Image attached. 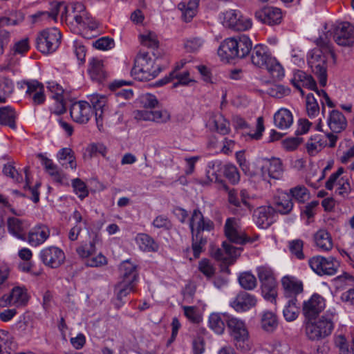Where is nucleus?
I'll list each match as a JSON object with an SVG mask.
<instances>
[{
	"label": "nucleus",
	"mask_w": 354,
	"mask_h": 354,
	"mask_svg": "<svg viewBox=\"0 0 354 354\" xmlns=\"http://www.w3.org/2000/svg\"><path fill=\"white\" fill-rule=\"evenodd\" d=\"M136 286L137 285L118 281L114 287V292L116 295L115 306L117 308H120L123 306L126 302V301L124 300V298H125L131 292H134L136 290Z\"/></svg>",
	"instance_id": "27"
},
{
	"label": "nucleus",
	"mask_w": 354,
	"mask_h": 354,
	"mask_svg": "<svg viewBox=\"0 0 354 354\" xmlns=\"http://www.w3.org/2000/svg\"><path fill=\"white\" fill-rule=\"evenodd\" d=\"M327 124L333 133H339L346 129L347 120L342 112L333 110L327 118Z\"/></svg>",
	"instance_id": "25"
},
{
	"label": "nucleus",
	"mask_w": 354,
	"mask_h": 354,
	"mask_svg": "<svg viewBox=\"0 0 354 354\" xmlns=\"http://www.w3.org/2000/svg\"><path fill=\"white\" fill-rule=\"evenodd\" d=\"M274 205L276 214H288L293 208L292 198L287 192H282L276 197Z\"/></svg>",
	"instance_id": "30"
},
{
	"label": "nucleus",
	"mask_w": 354,
	"mask_h": 354,
	"mask_svg": "<svg viewBox=\"0 0 354 354\" xmlns=\"http://www.w3.org/2000/svg\"><path fill=\"white\" fill-rule=\"evenodd\" d=\"M36 46L38 50L43 54H49L55 52L56 50L53 46L44 35V31L39 32L36 38Z\"/></svg>",
	"instance_id": "48"
},
{
	"label": "nucleus",
	"mask_w": 354,
	"mask_h": 354,
	"mask_svg": "<svg viewBox=\"0 0 354 354\" xmlns=\"http://www.w3.org/2000/svg\"><path fill=\"white\" fill-rule=\"evenodd\" d=\"M44 35L48 41V43L52 45L53 48L57 50L60 45L62 33L57 28H46L43 30Z\"/></svg>",
	"instance_id": "45"
},
{
	"label": "nucleus",
	"mask_w": 354,
	"mask_h": 354,
	"mask_svg": "<svg viewBox=\"0 0 354 354\" xmlns=\"http://www.w3.org/2000/svg\"><path fill=\"white\" fill-rule=\"evenodd\" d=\"M257 274L261 283L263 297L271 302L275 301L277 282L272 270L268 266H261L257 268Z\"/></svg>",
	"instance_id": "7"
},
{
	"label": "nucleus",
	"mask_w": 354,
	"mask_h": 354,
	"mask_svg": "<svg viewBox=\"0 0 354 354\" xmlns=\"http://www.w3.org/2000/svg\"><path fill=\"white\" fill-rule=\"evenodd\" d=\"M239 282L243 289L249 290L255 288L257 284L255 276L249 272L241 273L239 277Z\"/></svg>",
	"instance_id": "46"
},
{
	"label": "nucleus",
	"mask_w": 354,
	"mask_h": 354,
	"mask_svg": "<svg viewBox=\"0 0 354 354\" xmlns=\"http://www.w3.org/2000/svg\"><path fill=\"white\" fill-rule=\"evenodd\" d=\"M51 15L53 16V19L56 20L57 17L60 15L61 19L68 21L71 14L68 13L71 10L75 12L77 10H82L84 5L80 3L74 4H67L64 1L57 2L52 3Z\"/></svg>",
	"instance_id": "22"
},
{
	"label": "nucleus",
	"mask_w": 354,
	"mask_h": 354,
	"mask_svg": "<svg viewBox=\"0 0 354 354\" xmlns=\"http://www.w3.org/2000/svg\"><path fill=\"white\" fill-rule=\"evenodd\" d=\"M185 317L193 323H198L201 322V317L197 313L196 308L194 306H183Z\"/></svg>",
	"instance_id": "64"
},
{
	"label": "nucleus",
	"mask_w": 354,
	"mask_h": 354,
	"mask_svg": "<svg viewBox=\"0 0 354 354\" xmlns=\"http://www.w3.org/2000/svg\"><path fill=\"white\" fill-rule=\"evenodd\" d=\"M198 269L208 278L212 277L215 273V268L207 259H203L199 262Z\"/></svg>",
	"instance_id": "59"
},
{
	"label": "nucleus",
	"mask_w": 354,
	"mask_h": 354,
	"mask_svg": "<svg viewBox=\"0 0 354 354\" xmlns=\"http://www.w3.org/2000/svg\"><path fill=\"white\" fill-rule=\"evenodd\" d=\"M3 173L5 176L10 177L16 182H19L23 179L21 174H19L15 167L10 163L4 165Z\"/></svg>",
	"instance_id": "63"
},
{
	"label": "nucleus",
	"mask_w": 354,
	"mask_h": 354,
	"mask_svg": "<svg viewBox=\"0 0 354 354\" xmlns=\"http://www.w3.org/2000/svg\"><path fill=\"white\" fill-rule=\"evenodd\" d=\"M14 89L12 81L6 77H0V95L2 93L4 96L10 95Z\"/></svg>",
	"instance_id": "57"
},
{
	"label": "nucleus",
	"mask_w": 354,
	"mask_h": 354,
	"mask_svg": "<svg viewBox=\"0 0 354 354\" xmlns=\"http://www.w3.org/2000/svg\"><path fill=\"white\" fill-rule=\"evenodd\" d=\"M306 112L309 118H315L319 113V106L313 93H309L306 100Z\"/></svg>",
	"instance_id": "47"
},
{
	"label": "nucleus",
	"mask_w": 354,
	"mask_h": 354,
	"mask_svg": "<svg viewBox=\"0 0 354 354\" xmlns=\"http://www.w3.org/2000/svg\"><path fill=\"white\" fill-rule=\"evenodd\" d=\"M252 42L246 35L226 38L223 42V59L227 62L245 57L252 49Z\"/></svg>",
	"instance_id": "4"
},
{
	"label": "nucleus",
	"mask_w": 354,
	"mask_h": 354,
	"mask_svg": "<svg viewBox=\"0 0 354 354\" xmlns=\"http://www.w3.org/2000/svg\"><path fill=\"white\" fill-rule=\"evenodd\" d=\"M316 246L322 251H329L333 248V243L329 232L324 229L318 230L314 234Z\"/></svg>",
	"instance_id": "32"
},
{
	"label": "nucleus",
	"mask_w": 354,
	"mask_h": 354,
	"mask_svg": "<svg viewBox=\"0 0 354 354\" xmlns=\"http://www.w3.org/2000/svg\"><path fill=\"white\" fill-rule=\"evenodd\" d=\"M261 324L263 330L272 332L277 327V317L273 312L264 311L261 316Z\"/></svg>",
	"instance_id": "38"
},
{
	"label": "nucleus",
	"mask_w": 354,
	"mask_h": 354,
	"mask_svg": "<svg viewBox=\"0 0 354 354\" xmlns=\"http://www.w3.org/2000/svg\"><path fill=\"white\" fill-rule=\"evenodd\" d=\"M140 37L142 45L151 48H157L158 47L159 42L153 33L149 32L147 35H141Z\"/></svg>",
	"instance_id": "60"
},
{
	"label": "nucleus",
	"mask_w": 354,
	"mask_h": 354,
	"mask_svg": "<svg viewBox=\"0 0 354 354\" xmlns=\"http://www.w3.org/2000/svg\"><path fill=\"white\" fill-rule=\"evenodd\" d=\"M333 39L339 46H352L354 44V27L348 22L341 23L334 29Z\"/></svg>",
	"instance_id": "13"
},
{
	"label": "nucleus",
	"mask_w": 354,
	"mask_h": 354,
	"mask_svg": "<svg viewBox=\"0 0 354 354\" xmlns=\"http://www.w3.org/2000/svg\"><path fill=\"white\" fill-rule=\"evenodd\" d=\"M136 241L140 249L144 252H156L159 248L158 244L151 236L147 234H138Z\"/></svg>",
	"instance_id": "35"
},
{
	"label": "nucleus",
	"mask_w": 354,
	"mask_h": 354,
	"mask_svg": "<svg viewBox=\"0 0 354 354\" xmlns=\"http://www.w3.org/2000/svg\"><path fill=\"white\" fill-rule=\"evenodd\" d=\"M8 229L9 232L16 238L24 241L26 239L23 221L15 217L8 218Z\"/></svg>",
	"instance_id": "34"
},
{
	"label": "nucleus",
	"mask_w": 354,
	"mask_h": 354,
	"mask_svg": "<svg viewBox=\"0 0 354 354\" xmlns=\"http://www.w3.org/2000/svg\"><path fill=\"white\" fill-rule=\"evenodd\" d=\"M50 235V230L46 225L35 227L28 234V243L32 246H37L43 243Z\"/></svg>",
	"instance_id": "28"
},
{
	"label": "nucleus",
	"mask_w": 354,
	"mask_h": 354,
	"mask_svg": "<svg viewBox=\"0 0 354 354\" xmlns=\"http://www.w3.org/2000/svg\"><path fill=\"white\" fill-rule=\"evenodd\" d=\"M297 299L296 297L290 299L285 306L283 313L288 322H292L298 317L299 308L297 306Z\"/></svg>",
	"instance_id": "42"
},
{
	"label": "nucleus",
	"mask_w": 354,
	"mask_h": 354,
	"mask_svg": "<svg viewBox=\"0 0 354 354\" xmlns=\"http://www.w3.org/2000/svg\"><path fill=\"white\" fill-rule=\"evenodd\" d=\"M257 303V300L254 295L242 291L230 301V306L239 313L249 310L254 307Z\"/></svg>",
	"instance_id": "19"
},
{
	"label": "nucleus",
	"mask_w": 354,
	"mask_h": 354,
	"mask_svg": "<svg viewBox=\"0 0 354 354\" xmlns=\"http://www.w3.org/2000/svg\"><path fill=\"white\" fill-rule=\"evenodd\" d=\"M224 176L232 185L237 184L240 180V174L236 167L232 164H227L224 167Z\"/></svg>",
	"instance_id": "50"
},
{
	"label": "nucleus",
	"mask_w": 354,
	"mask_h": 354,
	"mask_svg": "<svg viewBox=\"0 0 354 354\" xmlns=\"http://www.w3.org/2000/svg\"><path fill=\"white\" fill-rule=\"evenodd\" d=\"M325 299L317 294H314L302 306V313L308 320L315 318L325 308Z\"/></svg>",
	"instance_id": "15"
},
{
	"label": "nucleus",
	"mask_w": 354,
	"mask_h": 354,
	"mask_svg": "<svg viewBox=\"0 0 354 354\" xmlns=\"http://www.w3.org/2000/svg\"><path fill=\"white\" fill-rule=\"evenodd\" d=\"M16 112L10 106L0 108V124L8 126L12 129H16Z\"/></svg>",
	"instance_id": "36"
},
{
	"label": "nucleus",
	"mask_w": 354,
	"mask_h": 354,
	"mask_svg": "<svg viewBox=\"0 0 354 354\" xmlns=\"http://www.w3.org/2000/svg\"><path fill=\"white\" fill-rule=\"evenodd\" d=\"M335 313L328 310L318 319L306 323L305 333L312 341H318L328 337L335 327Z\"/></svg>",
	"instance_id": "3"
},
{
	"label": "nucleus",
	"mask_w": 354,
	"mask_h": 354,
	"mask_svg": "<svg viewBox=\"0 0 354 354\" xmlns=\"http://www.w3.org/2000/svg\"><path fill=\"white\" fill-rule=\"evenodd\" d=\"M221 316L220 313H213L209 317V326L216 334H221Z\"/></svg>",
	"instance_id": "58"
},
{
	"label": "nucleus",
	"mask_w": 354,
	"mask_h": 354,
	"mask_svg": "<svg viewBox=\"0 0 354 354\" xmlns=\"http://www.w3.org/2000/svg\"><path fill=\"white\" fill-rule=\"evenodd\" d=\"M88 71L91 78L96 81H101L106 77L102 61L98 58L93 57L90 60Z\"/></svg>",
	"instance_id": "37"
},
{
	"label": "nucleus",
	"mask_w": 354,
	"mask_h": 354,
	"mask_svg": "<svg viewBox=\"0 0 354 354\" xmlns=\"http://www.w3.org/2000/svg\"><path fill=\"white\" fill-rule=\"evenodd\" d=\"M224 234L233 243L243 245L248 241L247 236L242 232L241 219L237 217L227 218L224 225Z\"/></svg>",
	"instance_id": "10"
},
{
	"label": "nucleus",
	"mask_w": 354,
	"mask_h": 354,
	"mask_svg": "<svg viewBox=\"0 0 354 354\" xmlns=\"http://www.w3.org/2000/svg\"><path fill=\"white\" fill-rule=\"evenodd\" d=\"M163 68L160 64L155 66V60H153L147 52H140L134 61V66L131 69V75L139 81H149L155 78Z\"/></svg>",
	"instance_id": "5"
},
{
	"label": "nucleus",
	"mask_w": 354,
	"mask_h": 354,
	"mask_svg": "<svg viewBox=\"0 0 354 354\" xmlns=\"http://www.w3.org/2000/svg\"><path fill=\"white\" fill-rule=\"evenodd\" d=\"M230 336L237 342H244L248 339V331L245 322L236 317L223 313Z\"/></svg>",
	"instance_id": "11"
},
{
	"label": "nucleus",
	"mask_w": 354,
	"mask_h": 354,
	"mask_svg": "<svg viewBox=\"0 0 354 354\" xmlns=\"http://www.w3.org/2000/svg\"><path fill=\"white\" fill-rule=\"evenodd\" d=\"M199 0H189L188 2V7L183 12V18L185 22L190 21L192 18L196 15V9L198 6Z\"/></svg>",
	"instance_id": "54"
},
{
	"label": "nucleus",
	"mask_w": 354,
	"mask_h": 354,
	"mask_svg": "<svg viewBox=\"0 0 354 354\" xmlns=\"http://www.w3.org/2000/svg\"><path fill=\"white\" fill-rule=\"evenodd\" d=\"M250 52L252 63L259 68H263L272 57L268 46L263 44L255 45L254 48L252 47Z\"/></svg>",
	"instance_id": "23"
},
{
	"label": "nucleus",
	"mask_w": 354,
	"mask_h": 354,
	"mask_svg": "<svg viewBox=\"0 0 354 354\" xmlns=\"http://www.w3.org/2000/svg\"><path fill=\"white\" fill-rule=\"evenodd\" d=\"M28 301L26 289L19 286L12 288L8 296L6 301L9 304H15L17 306L25 305Z\"/></svg>",
	"instance_id": "33"
},
{
	"label": "nucleus",
	"mask_w": 354,
	"mask_h": 354,
	"mask_svg": "<svg viewBox=\"0 0 354 354\" xmlns=\"http://www.w3.org/2000/svg\"><path fill=\"white\" fill-rule=\"evenodd\" d=\"M70 115L75 122L86 124L93 115V110L88 102L79 101L71 105Z\"/></svg>",
	"instance_id": "16"
},
{
	"label": "nucleus",
	"mask_w": 354,
	"mask_h": 354,
	"mask_svg": "<svg viewBox=\"0 0 354 354\" xmlns=\"http://www.w3.org/2000/svg\"><path fill=\"white\" fill-rule=\"evenodd\" d=\"M223 250L225 252V257H223V273L230 274V270L224 266L233 264L237 257L240 255V248L231 245L229 243L223 242Z\"/></svg>",
	"instance_id": "29"
},
{
	"label": "nucleus",
	"mask_w": 354,
	"mask_h": 354,
	"mask_svg": "<svg viewBox=\"0 0 354 354\" xmlns=\"http://www.w3.org/2000/svg\"><path fill=\"white\" fill-rule=\"evenodd\" d=\"M24 84L27 86L26 93L31 97L34 105H40L45 102L44 88L41 83L32 80L24 82Z\"/></svg>",
	"instance_id": "24"
},
{
	"label": "nucleus",
	"mask_w": 354,
	"mask_h": 354,
	"mask_svg": "<svg viewBox=\"0 0 354 354\" xmlns=\"http://www.w3.org/2000/svg\"><path fill=\"white\" fill-rule=\"evenodd\" d=\"M77 12H79V15H74L73 17V20L75 21L77 24L86 26L91 30L97 27L96 21L85 11L84 8L82 10H77Z\"/></svg>",
	"instance_id": "40"
},
{
	"label": "nucleus",
	"mask_w": 354,
	"mask_h": 354,
	"mask_svg": "<svg viewBox=\"0 0 354 354\" xmlns=\"http://www.w3.org/2000/svg\"><path fill=\"white\" fill-rule=\"evenodd\" d=\"M254 16L258 21L269 26L278 25L283 19L281 9L272 6H266L257 10Z\"/></svg>",
	"instance_id": "17"
},
{
	"label": "nucleus",
	"mask_w": 354,
	"mask_h": 354,
	"mask_svg": "<svg viewBox=\"0 0 354 354\" xmlns=\"http://www.w3.org/2000/svg\"><path fill=\"white\" fill-rule=\"evenodd\" d=\"M114 44V40L109 37H101L93 43V47L102 50L111 49Z\"/></svg>",
	"instance_id": "55"
},
{
	"label": "nucleus",
	"mask_w": 354,
	"mask_h": 354,
	"mask_svg": "<svg viewBox=\"0 0 354 354\" xmlns=\"http://www.w3.org/2000/svg\"><path fill=\"white\" fill-rule=\"evenodd\" d=\"M37 157L41 160V165L44 167L46 172L51 176L59 169L56 165L53 162V160L44 156L42 153H39Z\"/></svg>",
	"instance_id": "61"
},
{
	"label": "nucleus",
	"mask_w": 354,
	"mask_h": 354,
	"mask_svg": "<svg viewBox=\"0 0 354 354\" xmlns=\"http://www.w3.org/2000/svg\"><path fill=\"white\" fill-rule=\"evenodd\" d=\"M223 191L225 192L226 209L227 212L236 216H244L246 215V207H251V205L247 201L248 190L242 189L239 192L234 188H230L223 184Z\"/></svg>",
	"instance_id": "6"
},
{
	"label": "nucleus",
	"mask_w": 354,
	"mask_h": 354,
	"mask_svg": "<svg viewBox=\"0 0 354 354\" xmlns=\"http://www.w3.org/2000/svg\"><path fill=\"white\" fill-rule=\"evenodd\" d=\"M119 281L129 284L137 285L139 281L138 266L130 261H123L119 267Z\"/></svg>",
	"instance_id": "18"
},
{
	"label": "nucleus",
	"mask_w": 354,
	"mask_h": 354,
	"mask_svg": "<svg viewBox=\"0 0 354 354\" xmlns=\"http://www.w3.org/2000/svg\"><path fill=\"white\" fill-rule=\"evenodd\" d=\"M152 225L158 229L170 230L172 228V223L169 218L163 214L157 216L152 222Z\"/></svg>",
	"instance_id": "53"
},
{
	"label": "nucleus",
	"mask_w": 354,
	"mask_h": 354,
	"mask_svg": "<svg viewBox=\"0 0 354 354\" xmlns=\"http://www.w3.org/2000/svg\"><path fill=\"white\" fill-rule=\"evenodd\" d=\"M288 194L298 203H304L310 198V192L304 185H297L289 190Z\"/></svg>",
	"instance_id": "41"
},
{
	"label": "nucleus",
	"mask_w": 354,
	"mask_h": 354,
	"mask_svg": "<svg viewBox=\"0 0 354 354\" xmlns=\"http://www.w3.org/2000/svg\"><path fill=\"white\" fill-rule=\"evenodd\" d=\"M57 158L59 161L68 160L70 167L72 169L76 168L75 158L73 150L70 148H63L57 153Z\"/></svg>",
	"instance_id": "51"
},
{
	"label": "nucleus",
	"mask_w": 354,
	"mask_h": 354,
	"mask_svg": "<svg viewBox=\"0 0 354 354\" xmlns=\"http://www.w3.org/2000/svg\"><path fill=\"white\" fill-rule=\"evenodd\" d=\"M310 268L318 275H334L339 266V262L333 257L316 256L308 261Z\"/></svg>",
	"instance_id": "8"
},
{
	"label": "nucleus",
	"mask_w": 354,
	"mask_h": 354,
	"mask_svg": "<svg viewBox=\"0 0 354 354\" xmlns=\"http://www.w3.org/2000/svg\"><path fill=\"white\" fill-rule=\"evenodd\" d=\"M274 123L281 130L288 129L293 123L292 113L287 109H280L274 115Z\"/></svg>",
	"instance_id": "31"
},
{
	"label": "nucleus",
	"mask_w": 354,
	"mask_h": 354,
	"mask_svg": "<svg viewBox=\"0 0 354 354\" xmlns=\"http://www.w3.org/2000/svg\"><path fill=\"white\" fill-rule=\"evenodd\" d=\"M72 187L78 197L83 200L88 194L86 184L80 178H75L72 180Z\"/></svg>",
	"instance_id": "52"
},
{
	"label": "nucleus",
	"mask_w": 354,
	"mask_h": 354,
	"mask_svg": "<svg viewBox=\"0 0 354 354\" xmlns=\"http://www.w3.org/2000/svg\"><path fill=\"white\" fill-rule=\"evenodd\" d=\"M317 44L321 48L313 49L310 53L308 64L319 79L320 85L325 86L327 82L326 57L330 56L335 62V54L330 43L326 39L319 37L317 39Z\"/></svg>",
	"instance_id": "1"
},
{
	"label": "nucleus",
	"mask_w": 354,
	"mask_h": 354,
	"mask_svg": "<svg viewBox=\"0 0 354 354\" xmlns=\"http://www.w3.org/2000/svg\"><path fill=\"white\" fill-rule=\"evenodd\" d=\"M263 68H266L273 78L280 79L284 75L283 68L272 56L268 59Z\"/></svg>",
	"instance_id": "44"
},
{
	"label": "nucleus",
	"mask_w": 354,
	"mask_h": 354,
	"mask_svg": "<svg viewBox=\"0 0 354 354\" xmlns=\"http://www.w3.org/2000/svg\"><path fill=\"white\" fill-rule=\"evenodd\" d=\"M261 173L264 177L267 175L269 178L276 180L281 178L283 169L281 160L276 158L264 159L261 166Z\"/></svg>",
	"instance_id": "20"
},
{
	"label": "nucleus",
	"mask_w": 354,
	"mask_h": 354,
	"mask_svg": "<svg viewBox=\"0 0 354 354\" xmlns=\"http://www.w3.org/2000/svg\"><path fill=\"white\" fill-rule=\"evenodd\" d=\"M89 104L93 110V114L95 113L96 125L100 131L103 127V113L104 108L107 102V98L105 95L95 93L91 95L89 98Z\"/></svg>",
	"instance_id": "21"
},
{
	"label": "nucleus",
	"mask_w": 354,
	"mask_h": 354,
	"mask_svg": "<svg viewBox=\"0 0 354 354\" xmlns=\"http://www.w3.org/2000/svg\"><path fill=\"white\" fill-rule=\"evenodd\" d=\"M39 259L45 266L57 268L64 262L65 254L59 248L49 246L40 251Z\"/></svg>",
	"instance_id": "12"
},
{
	"label": "nucleus",
	"mask_w": 354,
	"mask_h": 354,
	"mask_svg": "<svg viewBox=\"0 0 354 354\" xmlns=\"http://www.w3.org/2000/svg\"><path fill=\"white\" fill-rule=\"evenodd\" d=\"M24 17L22 14L15 13V17L12 15L10 17H2L0 18V26H15L22 21Z\"/></svg>",
	"instance_id": "62"
},
{
	"label": "nucleus",
	"mask_w": 354,
	"mask_h": 354,
	"mask_svg": "<svg viewBox=\"0 0 354 354\" xmlns=\"http://www.w3.org/2000/svg\"><path fill=\"white\" fill-rule=\"evenodd\" d=\"M288 248L292 255L301 260L305 258L303 252L304 241L301 239H295L289 241Z\"/></svg>",
	"instance_id": "49"
},
{
	"label": "nucleus",
	"mask_w": 354,
	"mask_h": 354,
	"mask_svg": "<svg viewBox=\"0 0 354 354\" xmlns=\"http://www.w3.org/2000/svg\"><path fill=\"white\" fill-rule=\"evenodd\" d=\"M281 284L284 290V295L288 298L296 297L303 291V284L294 277L285 276L281 279Z\"/></svg>",
	"instance_id": "26"
},
{
	"label": "nucleus",
	"mask_w": 354,
	"mask_h": 354,
	"mask_svg": "<svg viewBox=\"0 0 354 354\" xmlns=\"http://www.w3.org/2000/svg\"><path fill=\"white\" fill-rule=\"evenodd\" d=\"M221 161L216 160L208 163L207 177L211 182L221 183Z\"/></svg>",
	"instance_id": "39"
},
{
	"label": "nucleus",
	"mask_w": 354,
	"mask_h": 354,
	"mask_svg": "<svg viewBox=\"0 0 354 354\" xmlns=\"http://www.w3.org/2000/svg\"><path fill=\"white\" fill-rule=\"evenodd\" d=\"M223 25L235 31H245L251 28L252 22L239 10L230 9L223 14Z\"/></svg>",
	"instance_id": "9"
},
{
	"label": "nucleus",
	"mask_w": 354,
	"mask_h": 354,
	"mask_svg": "<svg viewBox=\"0 0 354 354\" xmlns=\"http://www.w3.org/2000/svg\"><path fill=\"white\" fill-rule=\"evenodd\" d=\"M277 214L270 205L261 206L255 209L254 218L256 225L261 229L268 228L276 221Z\"/></svg>",
	"instance_id": "14"
},
{
	"label": "nucleus",
	"mask_w": 354,
	"mask_h": 354,
	"mask_svg": "<svg viewBox=\"0 0 354 354\" xmlns=\"http://www.w3.org/2000/svg\"><path fill=\"white\" fill-rule=\"evenodd\" d=\"M337 185V189L336 190V192L339 195H340L343 197L348 196V194L352 191V187H351L348 180L345 179L344 178H341L338 180Z\"/></svg>",
	"instance_id": "56"
},
{
	"label": "nucleus",
	"mask_w": 354,
	"mask_h": 354,
	"mask_svg": "<svg viewBox=\"0 0 354 354\" xmlns=\"http://www.w3.org/2000/svg\"><path fill=\"white\" fill-rule=\"evenodd\" d=\"M13 341L11 335L6 330H0V354H10Z\"/></svg>",
	"instance_id": "43"
},
{
	"label": "nucleus",
	"mask_w": 354,
	"mask_h": 354,
	"mask_svg": "<svg viewBox=\"0 0 354 354\" xmlns=\"http://www.w3.org/2000/svg\"><path fill=\"white\" fill-rule=\"evenodd\" d=\"M189 226L192 233V248L195 259L199 257L203 248L207 243V239L203 236V232H210L214 229V223L208 218H205L198 209H195L189 219Z\"/></svg>",
	"instance_id": "2"
}]
</instances>
